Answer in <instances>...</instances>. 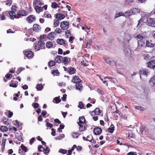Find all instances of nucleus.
<instances>
[{
	"mask_svg": "<svg viewBox=\"0 0 155 155\" xmlns=\"http://www.w3.org/2000/svg\"><path fill=\"white\" fill-rule=\"evenodd\" d=\"M45 45V43L42 40L40 41L36 44L35 46V48L36 51H38L42 49L43 47Z\"/></svg>",
	"mask_w": 155,
	"mask_h": 155,
	"instance_id": "nucleus-1",
	"label": "nucleus"
},
{
	"mask_svg": "<svg viewBox=\"0 0 155 155\" xmlns=\"http://www.w3.org/2000/svg\"><path fill=\"white\" fill-rule=\"evenodd\" d=\"M48 7V5H45L43 7L40 6H36V7H35L34 8L36 12L39 14L41 12L43 11V8L45 10H46L47 9Z\"/></svg>",
	"mask_w": 155,
	"mask_h": 155,
	"instance_id": "nucleus-2",
	"label": "nucleus"
},
{
	"mask_svg": "<svg viewBox=\"0 0 155 155\" xmlns=\"http://www.w3.org/2000/svg\"><path fill=\"white\" fill-rule=\"evenodd\" d=\"M140 78L142 79V76H145L147 77L149 74V71L147 69H144L139 71Z\"/></svg>",
	"mask_w": 155,
	"mask_h": 155,
	"instance_id": "nucleus-3",
	"label": "nucleus"
},
{
	"mask_svg": "<svg viewBox=\"0 0 155 155\" xmlns=\"http://www.w3.org/2000/svg\"><path fill=\"white\" fill-rule=\"evenodd\" d=\"M147 25L152 27H155V19L149 18L147 19Z\"/></svg>",
	"mask_w": 155,
	"mask_h": 155,
	"instance_id": "nucleus-4",
	"label": "nucleus"
},
{
	"mask_svg": "<svg viewBox=\"0 0 155 155\" xmlns=\"http://www.w3.org/2000/svg\"><path fill=\"white\" fill-rule=\"evenodd\" d=\"M60 26L63 30H66L69 28V23L66 21H62L61 23Z\"/></svg>",
	"mask_w": 155,
	"mask_h": 155,
	"instance_id": "nucleus-5",
	"label": "nucleus"
},
{
	"mask_svg": "<svg viewBox=\"0 0 155 155\" xmlns=\"http://www.w3.org/2000/svg\"><path fill=\"white\" fill-rule=\"evenodd\" d=\"M23 53L28 59L32 58L33 57V53L31 51H27L25 50L23 51Z\"/></svg>",
	"mask_w": 155,
	"mask_h": 155,
	"instance_id": "nucleus-6",
	"label": "nucleus"
},
{
	"mask_svg": "<svg viewBox=\"0 0 155 155\" xmlns=\"http://www.w3.org/2000/svg\"><path fill=\"white\" fill-rule=\"evenodd\" d=\"M104 60L107 64H109L111 66H113L115 64L114 61L111 58H107L104 59Z\"/></svg>",
	"mask_w": 155,
	"mask_h": 155,
	"instance_id": "nucleus-7",
	"label": "nucleus"
},
{
	"mask_svg": "<svg viewBox=\"0 0 155 155\" xmlns=\"http://www.w3.org/2000/svg\"><path fill=\"white\" fill-rule=\"evenodd\" d=\"M102 111L99 108H96L95 110L91 113V115L92 116H96L97 115H99L101 112Z\"/></svg>",
	"mask_w": 155,
	"mask_h": 155,
	"instance_id": "nucleus-8",
	"label": "nucleus"
},
{
	"mask_svg": "<svg viewBox=\"0 0 155 155\" xmlns=\"http://www.w3.org/2000/svg\"><path fill=\"white\" fill-rule=\"evenodd\" d=\"M124 52L126 56H130L131 54V51L129 48L127 47H124Z\"/></svg>",
	"mask_w": 155,
	"mask_h": 155,
	"instance_id": "nucleus-9",
	"label": "nucleus"
},
{
	"mask_svg": "<svg viewBox=\"0 0 155 155\" xmlns=\"http://www.w3.org/2000/svg\"><path fill=\"white\" fill-rule=\"evenodd\" d=\"M27 13L25 11H19L18 13L16 15V17L17 18H19L21 16H25L26 15Z\"/></svg>",
	"mask_w": 155,
	"mask_h": 155,
	"instance_id": "nucleus-10",
	"label": "nucleus"
},
{
	"mask_svg": "<svg viewBox=\"0 0 155 155\" xmlns=\"http://www.w3.org/2000/svg\"><path fill=\"white\" fill-rule=\"evenodd\" d=\"M140 10L136 8H133L129 12H127L129 14V16L131 15H133L136 14V12H140Z\"/></svg>",
	"mask_w": 155,
	"mask_h": 155,
	"instance_id": "nucleus-11",
	"label": "nucleus"
},
{
	"mask_svg": "<svg viewBox=\"0 0 155 155\" xmlns=\"http://www.w3.org/2000/svg\"><path fill=\"white\" fill-rule=\"evenodd\" d=\"M145 39L143 38L138 41V47H143L145 46Z\"/></svg>",
	"mask_w": 155,
	"mask_h": 155,
	"instance_id": "nucleus-12",
	"label": "nucleus"
},
{
	"mask_svg": "<svg viewBox=\"0 0 155 155\" xmlns=\"http://www.w3.org/2000/svg\"><path fill=\"white\" fill-rule=\"evenodd\" d=\"M149 84L151 87H153L155 85V76L151 77L149 81Z\"/></svg>",
	"mask_w": 155,
	"mask_h": 155,
	"instance_id": "nucleus-13",
	"label": "nucleus"
},
{
	"mask_svg": "<svg viewBox=\"0 0 155 155\" xmlns=\"http://www.w3.org/2000/svg\"><path fill=\"white\" fill-rule=\"evenodd\" d=\"M102 132V130L100 127L95 128L94 129V132L95 135H99Z\"/></svg>",
	"mask_w": 155,
	"mask_h": 155,
	"instance_id": "nucleus-14",
	"label": "nucleus"
},
{
	"mask_svg": "<svg viewBox=\"0 0 155 155\" xmlns=\"http://www.w3.org/2000/svg\"><path fill=\"white\" fill-rule=\"evenodd\" d=\"M33 5L35 6V7H36L37 5H44V3L40 0H35L33 2Z\"/></svg>",
	"mask_w": 155,
	"mask_h": 155,
	"instance_id": "nucleus-15",
	"label": "nucleus"
},
{
	"mask_svg": "<svg viewBox=\"0 0 155 155\" xmlns=\"http://www.w3.org/2000/svg\"><path fill=\"white\" fill-rule=\"evenodd\" d=\"M148 66L151 68H155V59L152 60L148 63Z\"/></svg>",
	"mask_w": 155,
	"mask_h": 155,
	"instance_id": "nucleus-16",
	"label": "nucleus"
},
{
	"mask_svg": "<svg viewBox=\"0 0 155 155\" xmlns=\"http://www.w3.org/2000/svg\"><path fill=\"white\" fill-rule=\"evenodd\" d=\"M81 81V79L78 77L74 76V77L72 80V82L75 83H78Z\"/></svg>",
	"mask_w": 155,
	"mask_h": 155,
	"instance_id": "nucleus-17",
	"label": "nucleus"
},
{
	"mask_svg": "<svg viewBox=\"0 0 155 155\" xmlns=\"http://www.w3.org/2000/svg\"><path fill=\"white\" fill-rule=\"evenodd\" d=\"M35 17L33 15H30L27 18V20L29 23H31L35 20Z\"/></svg>",
	"mask_w": 155,
	"mask_h": 155,
	"instance_id": "nucleus-18",
	"label": "nucleus"
},
{
	"mask_svg": "<svg viewBox=\"0 0 155 155\" xmlns=\"http://www.w3.org/2000/svg\"><path fill=\"white\" fill-rule=\"evenodd\" d=\"M146 46L148 47H152L154 46V44L152 43V41L150 40H147L146 43Z\"/></svg>",
	"mask_w": 155,
	"mask_h": 155,
	"instance_id": "nucleus-19",
	"label": "nucleus"
},
{
	"mask_svg": "<svg viewBox=\"0 0 155 155\" xmlns=\"http://www.w3.org/2000/svg\"><path fill=\"white\" fill-rule=\"evenodd\" d=\"M55 59L57 63H60L62 61L63 58L62 56L58 55L56 57Z\"/></svg>",
	"mask_w": 155,
	"mask_h": 155,
	"instance_id": "nucleus-20",
	"label": "nucleus"
},
{
	"mask_svg": "<svg viewBox=\"0 0 155 155\" xmlns=\"http://www.w3.org/2000/svg\"><path fill=\"white\" fill-rule=\"evenodd\" d=\"M10 16L11 19H13L14 18H16V15H15V12L13 11H10L9 12Z\"/></svg>",
	"mask_w": 155,
	"mask_h": 155,
	"instance_id": "nucleus-21",
	"label": "nucleus"
},
{
	"mask_svg": "<svg viewBox=\"0 0 155 155\" xmlns=\"http://www.w3.org/2000/svg\"><path fill=\"white\" fill-rule=\"evenodd\" d=\"M56 17L58 20H61L65 18V15L63 14H56Z\"/></svg>",
	"mask_w": 155,
	"mask_h": 155,
	"instance_id": "nucleus-22",
	"label": "nucleus"
},
{
	"mask_svg": "<svg viewBox=\"0 0 155 155\" xmlns=\"http://www.w3.org/2000/svg\"><path fill=\"white\" fill-rule=\"evenodd\" d=\"M33 30L35 31H38L41 29V27L38 24H35L33 25Z\"/></svg>",
	"mask_w": 155,
	"mask_h": 155,
	"instance_id": "nucleus-23",
	"label": "nucleus"
},
{
	"mask_svg": "<svg viewBox=\"0 0 155 155\" xmlns=\"http://www.w3.org/2000/svg\"><path fill=\"white\" fill-rule=\"evenodd\" d=\"M54 33L53 32H51L48 35V38L50 40H53L54 39Z\"/></svg>",
	"mask_w": 155,
	"mask_h": 155,
	"instance_id": "nucleus-24",
	"label": "nucleus"
},
{
	"mask_svg": "<svg viewBox=\"0 0 155 155\" xmlns=\"http://www.w3.org/2000/svg\"><path fill=\"white\" fill-rule=\"evenodd\" d=\"M85 122V120L84 117H80L79 118V121L78 124H84Z\"/></svg>",
	"mask_w": 155,
	"mask_h": 155,
	"instance_id": "nucleus-25",
	"label": "nucleus"
},
{
	"mask_svg": "<svg viewBox=\"0 0 155 155\" xmlns=\"http://www.w3.org/2000/svg\"><path fill=\"white\" fill-rule=\"evenodd\" d=\"M70 61V58H68L67 57H64V58H63L62 61L64 64L66 65L68 64Z\"/></svg>",
	"mask_w": 155,
	"mask_h": 155,
	"instance_id": "nucleus-26",
	"label": "nucleus"
},
{
	"mask_svg": "<svg viewBox=\"0 0 155 155\" xmlns=\"http://www.w3.org/2000/svg\"><path fill=\"white\" fill-rule=\"evenodd\" d=\"M114 130V126L113 124H111L108 128V132L112 133L113 132Z\"/></svg>",
	"mask_w": 155,
	"mask_h": 155,
	"instance_id": "nucleus-27",
	"label": "nucleus"
},
{
	"mask_svg": "<svg viewBox=\"0 0 155 155\" xmlns=\"http://www.w3.org/2000/svg\"><path fill=\"white\" fill-rule=\"evenodd\" d=\"M118 14V15H119V16H123L127 17L128 16H129L130 15L129 14V13H128L127 12L124 13L120 12Z\"/></svg>",
	"mask_w": 155,
	"mask_h": 155,
	"instance_id": "nucleus-28",
	"label": "nucleus"
},
{
	"mask_svg": "<svg viewBox=\"0 0 155 155\" xmlns=\"http://www.w3.org/2000/svg\"><path fill=\"white\" fill-rule=\"evenodd\" d=\"M79 126V130L81 131H84L85 130V127L84 124H78Z\"/></svg>",
	"mask_w": 155,
	"mask_h": 155,
	"instance_id": "nucleus-29",
	"label": "nucleus"
},
{
	"mask_svg": "<svg viewBox=\"0 0 155 155\" xmlns=\"http://www.w3.org/2000/svg\"><path fill=\"white\" fill-rule=\"evenodd\" d=\"M76 89L81 91L82 88V86L81 84L79 83H77L76 84Z\"/></svg>",
	"mask_w": 155,
	"mask_h": 155,
	"instance_id": "nucleus-30",
	"label": "nucleus"
},
{
	"mask_svg": "<svg viewBox=\"0 0 155 155\" xmlns=\"http://www.w3.org/2000/svg\"><path fill=\"white\" fill-rule=\"evenodd\" d=\"M57 42L58 44L61 45H63L65 43L64 40L62 39H58L57 40Z\"/></svg>",
	"mask_w": 155,
	"mask_h": 155,
	"instance_id": "nucleus-31",
	"label": "nucleus"
},
{
	"mask_svg": "<svg viewBox=\"0 0 155 155\" xmlns=\"http://www.w3.org/2000/svg\"><path fill=\"white\" fill-rule=\"evenodd\" d=\"M134 37L137 39H141L144 38L143 36H142V34H140L139 35H135Z\"/></svg>",
	"mask_w": 155,
	"mask_h": 155,
	"instance_id": "nucleus-32",
	"label": "nucleus"
},
{
	"mask_svg": "<svg viewBox=\"0 0 155 155\" xmlns=\"http://www.w3.org/2000/svg\"><path fill=\"white\" fill-rule=\"evenodd\" d=\"M46 45L48 48H50L53 46V44L51 41H48L46 44Z\"/></svg>",
	"mask_w": 155,
	"mask_h": 155,
	"instance_id": "nucleus-33",
	"label": "nucleus"
},
{
	"mask_svg": "<svg viewBox=\"0 0 155 155\" xmlns=\"http://www.w3.org/2000/svg\"><path fill=\"white\" fill-rule=\"evenodd\" d=\"M59 23L60 21L58 20H54V26L55 27H57L59 25Z\"/></svg>",
	"mask_w": 155,
	"mask_h": 155,
	"instance_id": "nucleus-34",
	"label": "nucleus"
},
{
	"mask_svg": "<svg viewBox=\"0 0 155 155\" xmlns=\"http://www.w3.org/2000/svg\"><path fill=\"white\" fill-rule=\"evenodd\" d=\"M0 130L2 132H6L8 131V128L6 126H3L1 127Z\"/></svg>",
	"mask_w": 155,
	"mask_h": 155,
	"instance_id": "nucleus-35",
	"label": "nucleus"
},
{
	"mask_svg": "<svg viewBox=\"0 0 155 155\" xmlns=\"http://www.w3.org/2000/svg\"><path fill=\"white\" fill-rule=\"evenodd\" d=\"M69 72L70 74H73L75 72V69L73 68H71L69 70Z\"/></svg>",
	"mask_w": 155,
	"mask_h": 155,
	"instance_id": "nucleus-36",
	"label": "nucleus"
},
{
	"mask_svg": "<svg viewBox=\"0 0 155 155\" xmlns=\"http://www.w3.org/2000/svg\"><path fill=\"white\" fill-rule=\"evenodd\" d=\"M43 87L41 84H38L36 87V89L40 91L43 88Z\"/></svg>",
	"mask_w": 155,
	"mask_h": 155,
	"instance_id": "nucleus-37",
	"label": "nucleus"
},
{
	"mask_svg": "<svg viewBox=\"0 0 155 155\" xmlns=\"http://www.w3.org/2000/svg\"><path fill=\"white\" fill-rule=\"evenodd\" d=\"M51 7L52 8H56L57 7H59V6L55 2H53L52 3Z\"/></svg>",
	"mask_w": 155,
	"mask_h": 155,
	"instance_id": "nucleus-38",
	"label": "nucleus"
},
{
	"mask_svg": "<svg viewBox=\"0 0 155 155\" xmlns=\"http://www.w3.org/2000/svg\"><path fill=\"white\" fill-rule=\"evenodd\" d=\"M48 64L50 66L52 67L55 64V62L54 61H51L49 62Z\"/></svg>",
	"mask_w": 155,
	"mask_h": 155,
	"instance_id": "nucleus-39",
	"label": "nucleus"
},
{
	"mask_svg": "<svg viewBox=\"0 0 155 155\" xmlns=\"http://www.w3.org/2000/svg\"><path fill=\"white\" fill-rule=\"evenodd\" d=\"M79 134L77 132H75L72 134V137L74 138H78V137Z\"/></svg>",
	"mask_w": 155,
	"mask_h": 155,
	"instance_id": "nucleus-40",
	"label": "nucleus"
},
{
	"mask_svg": "<svg viewBox=\"0 0 155 155\" xmlns=\"http://www.w3.org/2000/svg\"><path fill=\"white\" fill-rule=\"evenodd\" d=\"M91 137V136H87V138H85V137H83V140H87V141H88L91 142H92L93 141H92L93 140L92 139H91V140H90L89 139H88V138H89V137Z\"/></svg>",
	"mask_w": 155,
	"mask_h": 155,
	"instance_id": "nucleus-41",
	"label": "nucleus"
},
{
	"mask_svg": "<svg viewBox=\"0 0 155 155\" xmlns=\"http://www.w3.org/2000/svg\"><path fill=\"white\" fill-rule=\"evenodd\" d=\"M25 69V68H19L18 69L16 73L17 74H18L22 71L24 70Z\"/></svg>",
	"mask_w": 155,
	"mask_h": 155,
	"instance_id": "nucleus-42",
	"label": "nucleus"
},
{
	"mask_svg": "<svg viewBox=\"0 0 155 155\" xmlns=\"http://www.w3.org/2000/svg\"><path fill=\"white\" fill-rule=\"evenodd\" d=\"M62 32V30L60 28H57L54 31V33L60 34Z\"/></svg>",
	"mask_w": 155,
	"mask_h": 155,
	"instance_id": "nucleus-43",
	"label": "nucleus"
},
{
	"mask_svg": "<svg viewBox=\"0 0 155 155\" xmlns=\"http://www.w3.org/2000/svg\"><path fill=\"white\" fill-rule=\"evenodd\" d=\"M16 137L19 141H21L22 140L21 134H18L17 135H16Z\"/></svg>",
	"mask_w": 155,
	"mask_h": 155,
	"instance_id": "nucleus-44",
	"label": "nucleus"
},
{
	"mask_svg": "<svg viewBox=\"0 0 155 155\" xmlns=\"http://www.w3.org/2000/svg\"><path fill=\"white\" fill-rule=\"evenodd\" d=\"M143 57L144 58V59L146 60H147L148 59H149L150 58V55L147 54H144L143 55Z\"/></svg>",
	"mask_w": 155,
	"mask_h": 155,
	"instance_id": "nucleus-45",
	"label": "nucleus"
},
{
	"mask_svg": "<svg viewBox=\"0 0 155 155\" xmlns=\"http://www.w3.org/2000/svg\"><path fill=\"white\" fill-rule=\"evenodd\" d=\"M43 17L47 18H50L51 17V16L50 14H47L46 13H44L43 14Z\"/></svg>",
	"mask_w": 155,
	"mask_h": 155,
	"instance_id": "nucleus-46",
	"label": "nucleus"
},
{
	"mask_svg": "<svg viewBox=\"0 0 155 155\" xmlns=\"http://www.w3.org/2000/svg\"><path fill=\"white\" fill-rule=\"evenodd\" d=\"M78 107H79L81 109L83 108L84 107V105L82 102L80 101L79 102V104Z\"/></svg>",
	"mask_w": 155,
	"mask_h": 155,
	"instance_id": "nucleus-47",
	"label": "nucleus"
},
{
	"mask_svg": "<svg viewBox=\"0 0 155 155\" xmlns=\"http://www.w3.org/2000/svg\"><path fill=\"white\" fill-rule=\"evenodd\" d=\"M46 125L47 127H49L50 128H52L53 126V125L49 122H47Z\"/></svg>",
	"mask_w": 155,
	"mask_h": 155,
	"instance_id": "nucleus-48",
	"label": "nucleus"
},
{
	"mask_svg": "<svg viewBox=\"0 0 155 155\" xmlns=\"http://www.w3.org/2000/svg\"><path fill=\"white\" fill-rule=\"evenodd\" d=\"M59 152L63 154H65L67 153V151L66 150L61 149L59 150Z\"/></svg>",
	"mask_w": 155,
	"mask_h": 155,
	"instance_id": "nucleus-49",
	"label": "nucleus"
},
{
	"mask_svg": "<svg viewBox=\"0 0 155 155\" xmlns=\"http://www.w3.org/2000/svg\"><path fill=\"white\" fill-rule=\"evenodd\" d=\"M93 38H90V40H89V41L88 42H87L86 43H87V44H86V45L85 46V47H84V48H86L87 47V45L88 44H89L90 45L91 43V42L93 40Z\"/></svg>",
	"mask_w": 155,
	"mask_h": 155,
	"instance_id": "nucleus-50",
	"label": "nucleus"
},
{
	"mask_svg": "<svg viewBox=\"0 0 155 155\" xmlns=\"http://www.w3.org/2000/svg\"><path fill=\"white\" fill-rule=\"evenodd\" d=\"M52 73L53 74H54V75H56L57 74L59 73L58 71L57 70H53L52 72Z\"/></svg>",
	"mask_w": 155,
	"mask_h": 155,
	"instance_id": "nucleus-51",
	"label": "nucleus"
},
{
	"mask_svg": "<svg viewBox=\"0 0 155 155\" xmlns=\"http://www.w3.org/2000/svg\"><path fill=\"white\" fill-rule=\"evenodd\" d=\"M49 148L47 147L43 151L45 153H49Z\"/></svg>",
	"mask_w": 155,
	"mask_h": 155,
	"instance_id": "nucleus-52",
	"label": "nucleus"
},
{
	"mask_svg": "<svg viewBox=\"0 0 155 155\" xmlns=\"http://www.w3.org/2000/svg\"><path fill=\"white\" fill-rule=\"evenodd\" d=\"M10 87H16L17 86V85L16 83H12L9 85Z\"/></svg>",
	"mask_w": 155,
	"mask_h": 155,
	"instance_id": "nucleus-53",
	"label": "nucleus"
},
{
	"mask_svg": "<svg viewBox=\"0 0 155 155\" xmlns=\"http://www.w3.org/2000/svg\"><path fill=\"white\" fill-rule=\"evenodd\" d=\"M135 108L140 110L143 111V109L140 106H136L135 107Z\"/></svg>",
	"mask_w": 155,
	"mask_h": 155,
	"instance_id": "nucleus-54",
	"label": "nucleus"
},
{
	"mask_svg": "<svg viewBox=\"0 0 155 155\" xmlns=\"http://www.w3.org/2000/svg\"><path fill=\"white\" fill-rule=\"evenodd\" d=\"M12 77V75L9 74H7L5 75V77L7 79L11 78Z\"/></svg>",
	"mask_w": 155,
	"mask_h": 155,
	"instance_id": "nucleus-55",
	"label": "nucleus"
},
{
	"mask_svg": "<svg viewBox=\"0 0 155 155\" xmlns=\"http://www.w3.org/2000/svg\"><path fill=\"white\" fill-rule=\"evenodd\" d=\"M21 148L22 149V150L24 151H25V152H26L27 151H28V149H27V148L25 147V146H23V145H21Z\"/></svg>",
	"mask_w": 155,
	"mask_h": 155,
	"instance_id": "nucleus-56",
	"label": "nucleus"
},
{
	"mask_svg": "<svg viewBox=\"0 0 155 155\" xmlns=\"http://www.w3.org/2000/svg\"><path fill=\"white\" fill-rule=\"evenodd\" d=\"M56 103H58L61 101V100L58 97H56L55 98Z\"/></svg>",
	"mask_w": 155,
	"mask_h": 155,
	"instance_id": "nucleus-57",
	"label": "nucleus"
},
{
	"mask_svg": "<svg viewBox=\"0 0 155 155\" xmlns=\"http://www.w3.org/2000/svg\"><path fill=\"white\" fill-rule=\"evenodd\" d=\"M134 0H125V3L127 4H129L131 3Z\"/></svg>",
	"mask_w": 155,
	"mask_h": 155,
	"instance_id": "nucleus-58",
	"label": "nucleus"
},
{
	"mask_svg": "<svg viewBox=\"0 0 155 155\" xmlns=\"http://www.w3.org/2000/svg\"><path fill=\"white\" fill-rule=\"evenodd\" d=\"M51 130L52 131L51 133V134L53 136H55V131L54 128L51 129Z\"/></svg>",
	"mask_w": 155,
	"mask_h": 155,
	"instance_id": "nucleus-59",
	"label": "nucleus"
},
{
	"mask_svg": "<svg viewBox=\"0 0 155 155\" xmlns=\"http://www.w3.org/2000/svg\"><path fill=\"white\" fill-rule=\"evenodd\" d=\"M67 95L66 94H64L63 95V96L62 97V100L63 101H65L66 99Z\"/></svg>",
	"mask_w": 155,
	"mask_h": 155,
	"instance_id": "nucleus-60",
	"label": "nucleus"
},
{
	"mask_svg": "<svg viewBox=\"0 0 155 155\" xmlns=\"http://www.w3.org/2000/svg\"><path fill=\"white\" fill-rule=\"evenodd\" d=\"M128 155H137L135 152H130L127 153Z\"/></svg>",
	"mask_w": 155,
	"mask_h": 155,
	"instance_id": "nucleus-61",
	"label": "nucleus"
},
{
	"mask_svg": "<svg viewBox=\"0 0 155 155\" xmlns=\"http://www.w3.org/2000/svg\"><path fill=\"white\" fill-rule=\"evenodd\" d=\"M34 107L35 108H37L39 106V104L37 103H33Z\"/></svg>",
	"mask_w": 155,
	"mask_h": 155,
	"instance_id": "nucleus-62",
	"label": "nucleus"
},
{
	"mask_svg": "<svg viewBox=\"0 0 155 155\" xmlns=\"http://www.w3.org/2000/svg\"><path fill=\"white\" fill-rule=\"evenodd\" d=\"M35 140V138L34 137L32 138L30 140V143L31 144H32L34 142Z\"/></svg>",
	"mask_w": 155,
	"mask_h": 155,
	"instance_id": "nucleus-63",
	"label": "nucleus"
},
{
	"mask_svg": "<svg viewBox=\"0 0 155 155\" xmlns=\"http://www.w3.org/2000/svg\"><path fill=\"white\" fill-rule=\"evenodd\" d=\"M58 53L59 54H61L63 53V51L62 49L59 48L58 50Z\"/></svg>",
	"mask_w": 155,
	"mask_h": 155,
	"instance_id": "nucleus-64",
	"label": "nucleus"
}]
</instances>
